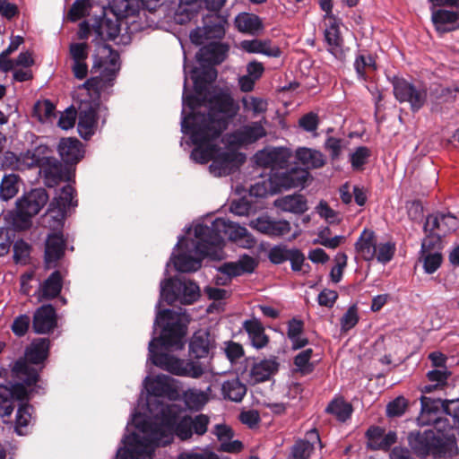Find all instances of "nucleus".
<instances>
[{
  "instance_id": "nucleus-30",
  "label": "nucleus",
  "mask_w": 459,
  "mask_h": 459,
  "mask_svg": "<svg viewBox=\"0 0 459 459\" xmlns=\"http://www.w3.org/2000/svg\"><path fill=\"white\" fill-rule=\"evenodd\" d=\"M368 446L374 450H387L397 439L396 433L385 431L379 427H370L367 431Z\"/></svg>"
},
{
  "instance_id": "nucleus-41",
  "label": "nucleus",
  "mask_w": 459,
  "mask_h": 459,
  "mask_svg": "<svg viewBox=\"0 0 459 459\" xmlns=\"http://www.w3.org/2000/svg\"><path fill=\"white\" fill-rule=\"evenodd\" d=\"M195 251L196 249L195 248ZM197 254V252H195ZM200 258H195L190 255L182 253L176 256L174 266L177 271L181 273L196 272L202 266V259L204 257L198 253Z\"/></svg>"
},
{
  "instance_id": "nucleus-44",
  "label": "nucleus",
  "mask_w": 459,
  "mask_h": 459,
  "mask_svg": "<svg viewBox=\"0 0 459 459\" xmlns=\"http://www.w3.org/2000/svg\"><path fill=\"white\" fill-rule=\"evenodd\" d=\"M32 411L33 407L29 403H21L19 405L14 425V431L17 435L23 436L27 434V431H25L24 429H26L30 424Z\"/></svg>"
},
{
  "instance_id": "nucleus-5",
  "label": "nucleus",
  "mask_w": 459,
  "mask_h": 459,
  "mask_svg": "<svg viewBox=\"0 0 459 459\" xmlns=\"http://www.w3.org/2000/svg\"><path fill=\"white\" fill-rule=\"evenodd\" d=\"M408 439L411 448L420 456L432 455L435 458H447L456 449V441L453 436L445 435L443 432L436 434L432 429L423 433L412 432Z\"/></svg>"
},
{
  "instance_id": "nucleus-42",
  "label": "nucleus",
  "mask_w": 459,
  "mask_h": 459,
  "mask_svg": "<svg viewBox=\"0 0 459 459\" xmlns=\"http://www.w3.org/2000/svg\"><path fill=\"white\" fill-rule=\"evenodd\" d=\"M181 412V408L175 403L160 404V411L157 418L160 419V422L167 427L178 426Z\"/></svg>"
},
{
  "instance_id": "nucleus-1",
  "label": "nucleus",
  "mask_w": 459,
  "mask_h": 459,
  "mask_svg": "<svg viewBox=\"0 0 459 459\" xmlns=\"http://www.w3.org/2000/svg\"><path fill=\"white\" fill-rule=\"evenodd\" d=\"M154 325L161 327V333L159 337L152 338L149 342V359L152 363L175 376L201 377L205 371L201 362L179 359L157 351L159 346L165 350L183 349L187 331L186 325L179 319L174 320V312L171 309H163L157 313Z\"/></svg>"
},
{
  "instance_id": "nucleus-53",
  "label": "nucleus",
  "mask_w": 459,
  "mask_h": 459,
  "mask_svg": "<svg viewBox=\"0 0 459 459\" xmlns=\"http://www.w3.org/2000/svg\"><path fill=\"white\" fill-rule=\"evenodd\" d=\"M317 214L329 225H337L342 220L341 213L332 209L325 201H320L317 204Z\"/></svg>"
},
{
  "instance_id": "nucleus-51",
  "label": "nucleus",
  "mask_w": 459,
  "mask_h": 459,
  "mask_svg": "<svg viewBox=\"0 0 459 459\" xmlns=\"http://www.w3.org/2000/svg\"><path fill=\"white\" fill-rule=\"evenodd\" d=\"M395 250V244L391 241L377 243L375 259L385 264L393 259Z\"/></svg>"
},
{
  "instance_id": "nucleus-14",
  "label": "nucleus",
  "mask_w": 459,
  "mask_h": 459,
  "mask_svg": "<svg viewBox=\"0 0 459 459\" xmlns=\"http://www.w3.org/2000/svg\"><path fill=\"white\" fill-rule=\"evenodd\" d=\"M246 156L236 151H218L209 166L210 172L215 177L228 176L235 172L245 163Z\"/></svg>"
},
{
  "instance_id": "nucleus-28",
  "label": "nucleus",
  "mask_w": 459,
  "mask_h": 459,
  "mask_svg": "<svg viewBox=\"0 0 459 459\" xmlns=\"http://www.w3.org/2000/svg\"><path fill=\"white\" fill-rule=\"evenodd\" d=\"M377 243L376 233L365 229L354 244L355 251L363 260L371 262L376 257Z\"/></svg>"
},
{
  "instance_id": "nucleus-61",
  "label": "nucleus",
  "mask_w": 459,
  "mask_h": 459,
  "mask_svg": "<svg viewBox=\"0 0 459 459\" xmlns=\"http://www.w3.org/2000/svg\"><path fill=\"white\" fill-rule=\"evenodd\" d=\"M313 444L308 441L299 439L295 442L291 447V456L293 459H307L312 451Z\"/></svg>"
},
{
  "instance_id": "nucleus-57",
  "label": "nucleus",
  "mask_w": 459,
  "mask_h": 459,
  "mask_svg": "<svg viewBox=\"0 0 459 459\" xmlns=\"http://www.w3.org/2000/svg\"><path fill=\"white\" fill-rule=\"evenodd\" d=\"M208 98L202 95H197L196 93H186V79L185 80V86H184V92H183V105L189 108L192 113H195L194 111L195 108H200L202 106H207Z\"/></svg>"
},
{
  "instance_id": "nucleus-32",
  "label": "nucleus",
  "mask_w": 459,
  "mask_h": 459,
  "mask_svg": "<svg viewBox=\"0 0 459 459\" xmlns=\"http://www.w3.org/2000/svg\"><path fill=\"white\" fill-rule=\"evenodd\" d=\"M324 23L325 26V39L329 47V51L336 54L342 42L339 30L340 22L334 15H327L324 16Z\"/></svg>"
},
{
  "instance_id": "nucleus-2",
  "label": "nucleus",
  "mask_w": 459,
  "mask_h": 459,
  "mask_svg": "<svg viewBox=\"0 0 459 459\" xmlns=\"http://www.w3.org/2000/svg\"><path fill=\"white\" fill-rule=\"evenodd\" d=\"M207 100V113L195 112L183 117L194 122L195 126H202L194 133L196 140L207 136L220 137L239 109L230 93L225 91L213 92Z\"/></svg>"
},
{
  "instance_id": "nucleus-31",
  "label": "nucleus",
  "mask_w": 459,
  "mask_h": 459,
  "mask_svg": "<svg viewBox=\"0 0 459 459\" xmlns=\"http://www.w3.org/2000/svg\"><path fill=\"white\" fill-rule=\"evenodd\" d=\"M75 189L69 184L63 186L59 195L49 204L48 212H54L55 208L58 210V215L65 217L71 207H75L78 201L74 199Z\"/></svg>"
},
{
  "instance_id": "nucleus-6",
  "label": "nucleus",
  "mask_w": 459,
  "mask_h": 459,
  "mask_svg": "<svg viewBox=\"0 0 459 459\" xmlns=\"http://www.w3.org/2000/svg\"><path fill=\"white\" fill-rule=\"evenodd\" d=\"M50 348L48 338H37L26 348L24 357L14 362L13 372L19 380L28 385L38 383L39 371L32 365L43 364L48 359Z\"/></svg>"
},
{
  "instance_id": "nucleus-22",
  "label": "nucleus",
  "mask_w": 459,
  "mask_h": 459,
  "mask_svg": "<svg viewBox=\"0 0 459 459\" xmlns=\"http://www.w3.org/2000/svg\"><path fill=\"white\" fill-rule=\"evenodd\" d=\"M57 326V315L51 304L38 307L33 315L32 329L36 333L45 334Z\"/></svg>"
},
{
  "instance_id": "nucleus-27",
  "label": "nucleus",
  "mask_w": 459,
  "mask_h": 459,
  "mask_svg": "<svg viewBox=\"0 0 459 459\" xmlns=\"http://www.w3.org/2000/svg\"><path fill=\"white\" fill-rule=\"evenodd\" d=\"M257 162L265 168H287L292 158V152L288 148H275L270 152H261Z\"/></svg>"
},
{
  "instance_id": "nucleus-18",
  "label": "nucleus",
  "mask_w": 459,
  "mask_h": 459,
  "mask_svg": "<svg viewBox=\"0 0 459 459\" xmlns=\"http://www.w3.org/2000/svg\"><path fill=\"white\" fill-rule=\"evenodd\" d=\"M459 227V220L451 213L437 212L429 214L424 223V232L435 233L441 238L455 231Z\"/></svg>"
},
{
  "instance_id": "nucleus-20",
  "label": "nucleus",
  "mask_w": 459,
  "mask_h": 459,
  "mask_svg": "<svg viewBox=\"0 0 459 459\" xmlns=\"http://www.w3.org/2000/svg\"><path fill=\"white\" fill-rule=\"evenodd\" d=\"M66 240L61 232L48 234L45 242L44 264L47 269L56 268L64 257Z\"/></svg>"
},
{
  "instance_id": "nucleus-55",
  "label": "nucleus",
  "mask_w": 459,
  "mask_h": 459,
  "mask_svg": "<svg viewBox=\"0 0 459 459\" xmlns=\"http://www.w3.org/2000/svg\"><path fill=\"white\" fill-rule=\"evenodd\" d=\"M459 92V87H446L437 85L431 91V96L438 103L448 102L455 100L456 93Z\"/></svg>"
},
{
  "instance_id": "nucleus-48",
  "label": "nucleus",
  "mask_w": 459,
  "mask_h": 459,
  "mask_svg": "<svg viewBox=\"0 0 459 459\" xmlns=\"http://www.w3.org/2000/svg\"><path fill=\"white\" fill-rule=\"evenodd\" d=\"M326 411L334 415L338 420L345 421L352 412V406L343 399H334L326 408Z\"/></svg>"
},
{
  "instance_id": "nucleus-60",
  "label": "nucleus",
  "mask_w": 459,
  "mask_h": 459,
  "mask_svg": "<svg viewBox=\"0 0 459 459\" xmlns=\"http://www.w3.org/2000/svg\"><path fill=\"white\" fill-rule=\"evenodd\" d=\"M13 260L16 264H27L30 254V246L23 239L17 240L13 247Z\"/></svg>"
},
{
  "instance_id": "nucleus-13",
  "label": "nucleus",
  "mask_w": 459,
  "mask_h": 459,
  "mask_svg": "<svg viewBox=\"0 0 459 459\" xmlns=\"http://www.w3.org/2000/svg\"><path fill=\"white\" fill-rule=\"evenodd\" d=\"M209 424L210 418L206 414H186L179 419L176 426V437L181 441H188L195 435L202 437L207 432Z\"/></svg>"
},
{
  "instance_id": "nucleus-16",
  "label": "nucleus",
  "mask_w": 459,
  "mask_h": 459,
  "mask_svg": "<svg viewBox=\"0 0 459 459\" xmlns=\"http://www.w3.org/2000/svg\"><path fill=\"white\" fill-rule=\"evenodd\" d=\"M308 175V171L305 169H298V167L273 175L270 178L272 194L281 192L283 189L303 187L307 180Z\"/></svg>"
},
{
  "instance_id": "nucleus-50",
  "label": "nucleus",
  "mask_w": 459,
  "mask_h": 459,
  "mask_svg": "<svg viewBox=\"0 0 459 459\" xmlns=\"http://www.w3.org/2000/svg\"><path fill=\"white\" fill-rule=\"evenodd\" d=\"M345 239L346 238L342 235L331 237V231L328 228H325L324 230L317 232V244H320L330 249L337 248L339 246L345 242Z\"/></svg>"
},
{
  "instance_id": "nucleus-25",
  "label": "nucleus",
  "mask_w": 459,
  "mask_h": 459,
  "mask_svg": "<svg viewBox=\"0 0 459 459\" xmlns=\"http://www.w3.org/2000/svg\"><path fill=\"white\" fill-rule=\"evenodd\" d=\"M431 20L438 33L444 34L454 31L459 29V10L444 8L434 10Z\"/></svg>"
},
{
  "instance_id": "nucleus-59",
  "label": "nucleus",
  "mask_w": 459,
  "mask_h": 459,
  "mask_svg": "<svg viewBox=\"0 0 459 459\" xmlns=\"http://www.w3.org/2000/svg\"><path fill=\"white\" fill-rule=\"evenodd\" d=\"M421 259L424 271L429 274L435 273L440 267L443 260L438 250H435L433 253L421 254Z\"/></svg>"
},
{
  "instance_id": "nucleus-12",
  "label": "nucleus",
  "mask_w": 459,
  "mask_h": 459,
  "mask_svg": "<svg viewBox=\"0 0 459 459\" xmlns=\"http://www.w3.org/2000/svg\"><path fill=\"white\" fill-rule=\"evenodd\" d=\"M394 94L400 102L410 103L411 109L413 112L420 109L427 100V91L423 88H416L403 78H394L393 80Z\"/></svg>"
},
{
  "instance_id": "nucleus-63",
  "label": "nucleus",
  "mask_w": 459,
  "mask_h": 459,
  "mask_svg": "<svg viewBox=\"0 0 459 459\" xmlns=\"http://www.w3.org/2000/svg\"><path fill=\"white\" fill-rule=\"evenodd\" d=\"M407 405V400L403 396H399L387 404L386 414L389 417H400L404 413Z\"/></svg>"
},
{
  "instance_id": "nucleus-19",
  "label": "nucleus",
  "mask_w": 459,
  "mask_h": 459,
  "mask_svg": "<svg viewBox=\"0 0 459 459\" xmlns=\"http://www.w3.org/2000/svg\"><path fill=\"white\" fill-rule=\"evenodd\" d=\"M215 348L216 342L210 332L198 330L190 340L189 355L195 359H212Z\"/></svg>"
},
{
  "instance_id": "nucleus-54",
  "label": "nucleus",
  "mask_w": 459,
  "mask_h": 459,
  "mask_svg": "<svg viewBox=\"0 0 459 459\" xmlns=\"http://www.w3.org/2000/svg\"><path fill=\"white\" fill-rule=\"evenodd\" d=\"M294 158L297 163L303 166L301 169H305L307 171L309 168L316 167V150L299 147L297 149Z\"/></svg>"
},
{
  "instance_id": "nucleus-34",
  "label": "nucleus",
  "mask_w": 459,
  "mask_h": 459,
  "mask_svg": "<svg viewBox=\"0 0 459 459\" xmlns=\"http://www.w3.org/2000/svg\"><path fill=\"white\" fill-rule=\"evenodd\" d=\"M63 276L60 271L56 270L51 273L39 288L40 299L50 300L58 297L63 289Z\"/></svg>"
},
{
  "instance_id": "nucleus-26",
  "label": "nucleus",
  "mask_w": 459,
  "mask_h": 459,
  "mask_svg": "<svg viewBox=\"0 0 459 459\" xmlns=\"http://www.w3.org/2000/svg\"><path fill=\"white\" fill-rule=\"evenodd\" d=\"M228 51V45L213 41L203 46L197 52L196 58L203 65H220L225 60Z\"/></svg>"
},
{
  "instance_id": "nucleus-8",
  "label": "nucleus",
  "mask_w": 459,
  "mask_h": 459,
  "mask_svg": "<svg viewBox=\"0 0 459 459\" xmlns=\"http://www.w3.org/2000/svg\"><path fill=\"white\" fill-rule=\"evenodd\" d=\"M199 296V286L192 281L171 277L165 279L160 283V299L168 305H173L176 301L182 304H192L197 300Z\"/></svg>"
},
{
  "instance_id": "nucleus-7",
  "label": "nucleus",
  "mask_w": 459,
  "mask_h": 459,
  "mask_svg": "<svg viewBox=\"0 0 459 459\" xmlns=\"http://www.w3.org/2000/svg\"><path fill=\"white\" fill-rule=\"evenodd\" d=\"M48 194L45 188L39 187L25 193L16 202V215L13 226L20 230H27L31 225V218L37 215L48 204Z\"/></svg>"
},
{
  "instance_id": "nucleus-56",
  "label": "nucleus",
  "mask_w": 459,
  "mask_h": 459,
  "mask_svg": "<svg viewBox=\"0 0 459 459\" xmlns=\"http://www.w3.org/2000/svg\"><path fill=\"white\" fill-rule=\"evenodd\" d=\"M371 155L370 150L366 146H359L350 155V161L354 170H361Z\"/></svg>"
},
{
  "instance_id": "nucleus-62",
  "label": "nucleus",
  "mask_w": 459,
  "mask_h": 459,
  "mask_svg": "<svg viewBox=\"0 0 459 459\" xmlns=\"http://www.w3.org/2000/svg\"><path fill=\"white\" fill-rule=\"evenodd\" d=\"M171 390L170 385L167 382L165 377H158L150 385L148 391L151 394L156 397H161L169 393Z\"/></svg>"
},
{
  "instance_id": "nucleus-35",
  "label": "nucleus",
  "mask_w": 459,
  "mask_h": 459,
  "mask_svg": "<svg viewBox=\"0 0 459 459\" xmlns=\"http://www.w3.org/2000/svg\"><path fill=\"white\" fill-rule=\"evenodd\" d=\"M12 385L10 388H4V390L13 402L16 400L22 403H28L34 393L39 394V390L42 389L37 383L28 385L22 380Z\"/></svg>"
},
{
  "instance_id": "nucleus-24",
  "label": "nucleus",
  "mask_w": 459,
  "mask_h": 459,
  "mask_svg": "<svg viewBox=\"0 0 459 459\" xmlns=\"http://www.w3.org/2000/svg\"><path fill=\"white\" fill-rule=\"evenodd\" d=\"M255 230L269 237H282L290 231V224L287 221H275L268 216L258 217L250 223Z\"/></svg>"
},
{
  "instance_id": "nucleus-47",
  "label": "nucleus",
  "mask_w": 459,
  "mask_h": 459,
  "mask_svg": "<svg viewBox=\"0 0 459 459\" xmlns=\"http://www.w3.org/2000/svg\"><path fill=\"white\" fill-rule=\"evenodd\" d=\"M354 67L359 79L368 80V74L377 70V65L371 55L359 54L354 61Z\"/></svg>"
},
{
  "instance_id": "nucleus-49",
  "label": "nucleus",
  "mask_w": 459,
  "mask_h": 459,
  "mask_svg": "<svg viewBox=\"0 0 459 459\" xmlns=\"http://www.w3.org/2000/svg\"><path fill=\"white\" fill-rule=\"evenodd\" d=\"M312 354V349H307L299 352L294 358L295 371L299 372L301 375H307L311 373L314 369L313 364L310 363Z\"/></svg>"
},
{
  "instance_id": "nucleus-64",
  "label": "nucleus",
  "mask_w": 459,
  "mask_h": 459,
  "mask_svg": "<svg viewBox=\"0 0 459 459\" xmlns=\"http://www.w3.org/2000/svg\"><path fill=\"white\" fill-rule=\"evenodd\" d=\"M30 323V318L28 315L18 316L14 318L11 327L13 333L18 337L24 336L29 330Z\"/></svg>"
},
{
  "instance_id": "nucleus-52",
  "label": "nucleus",
  "mask_w": 459,
  "mask_h": 459,
  "mask_svg": "<svg viewBox=\"0 0 459 459\" xmlns=\"http://www.w3.org/2000/svg\"><path fill=\"white\" fill-rule=\"evenodd\" d=\"M91 7V0H75L68 11L67 17L71 22H76L88 15Z\"/></svg>"
},
{
  "instance_id": "nucleus-45",
  "label": "nucleus",
  "mask_w": 459,
  "mask_h": 459,
  "mask_svg": "<svg viewBox=\"0 0 459 459\" xmlns=\"http://www.w3.org/2000/svg\"><path fill=\"white\" fill-rule=\"evenodd\" d=\"M19 176L15 174L4 175L0 183V199L8 201L14 197L19 191Z\"/></svg>"
},
{
  "instance_id": "nucleus-10",
  "label": "nucleus",
  "mask_w": 459,
  "mask_h": 459,
  "mask_svg": "<svg viewBox=\"0 0 459 459\" xmlns=\"http://www.w3.org/2000/svg\"><path fill=\"white\" fill-rule=\"evenodd\" d=\"M181 127L182 132L185 134L190 135L191 141L195 146L191 152V158L200 164H205L210 160L212 162L218 151V146L216 144L211 143V142L217 139L218 137L207 136L204 139L196 140L195 138L194 133L195 131H197V127L202 128V126L197 125L195 126V123L189 121L187 118L182 119Z\"/></svg>"
},
{
  "instance_id": "nucleus-15",
  "label": "nucleus",
  "mask_w": 459,
  "mask_h": 459,
  "mask_svg": "<svg viewBox=\"0 0 459 459\" xmlns=\"http://www.w3.org/2000/svg\"><path fill=\"white\" fill-rule=\"evenodd\" d=\"M47 186L54 187L60 182H74L75 168L67 167L53 157L48 163L39 169Z\"/></svg>"
},
{
  "instance_id": "nucleus-58",
  "label": "nucleus",
  "mask_w": 459,
  "mask_h": 459,
  "mask_svg": "<svg viewBox=\"0 0 459 459\" xmlns=\"http://www.w3.org/2000/svg\"><path fill=\"white\" fill-rule=\"evenodd\" d=\"M348 256L343 252H339L334 257L335 265L332 267L330 272V279L333 282L338 283L341 281L343 271L347 266Z\"/></svg>"
},
{
  "instance_id": "nucleus-40",
  "label": "nucleus",
  "mask_w": 459,
  "mask_h": 459,
  "mask_svg": "<svg viewBox=\"0 0 459 459\" xmlns=\"http://www.w3.org/2000/svg\"><path fill=\"white\" fill-rule=\"evenodd\" d=\"M235 25L241 32L255 35L263 29L261 19L254 14L243 13L238 14L235 19Z\"/></svg>"
},
{
  "instance_id": "nucleus-17",
  "label": "nucleus",
  "mask_w": 459,
  "mask_h": 459,
  "mask_svg": "<svg viewBox=\"0 0 459 459\" xmlns=\"http://www.w3.org/2000/svg\"><path fill=\"white\" fill-rule=\"evenodd\" d=\"M51 150L46 144H39L32 150L21 153L20 156H15L12 153L15 163L13 164L16 169H26L31 168L44 167L53 158Z\"/></svg>"
},
{
  "instance_id": "nucleus-37",
  "label": "nucleus",
  "mask_w": 459,
  "mask_h": 459,
  "mask_svg": "<svg viewBox=\"0 0 459 459\" xmlns=\"http://www.w3.org/2000/svg\"><path fill=\"white\" fill-rule=\"evenodd\" d=\"M110 9L117 20L135 16L139 12L137 0H111Z\"/></svg>"
},
{
  "instance_id": "nucleus-36",
  "label": "nucleus",
  "mask_w": 459,
  "mask_h": 459,
  "mask_svg": "<svg viewBox=\"0 0 459 459\" xmlns=\"http://www.w3.org/2000/svg\"><path fill=\"white\" fill-rule=\"evenodd\" d=\"M120 21L117 18L113 21L110 18L104 17L98 22L94 31L103 41L115 40L120 32Z\"/></svg>"
},
{
  "instance_id": "nucleus-9",
  "label": "nucleus",
  "mask_w": 459,
  "mask_h": 459,
  "mask_svg": "<svg viewBox=\"0 0 459 459\" xmlns=\"http://www.w3.org/2000/svg\"><path fill=\"white\" fill-rule=\"evenodd\" d=\"M421 410L417 419L420 426L440 424L442 422L438 416L440 408L455 419L459 420V399L442 401L441 399H432L427 396H421Z\"/></svg>"
},
{
  "instance_id": "nucleus-29",
  "label": "nucleus",
  "mask_w": 459,
  "mask_h": 459,
  "mask_svg": "<svg viewBox=\"0 0 459 459\" xmlns=\"http://www.w3.org/2000/svg\"><path fill=\"white\" fill-rule=\"evenodd\" d=\"M242 328L247 333L250 343L257 350H261L267 346L270 338L265 333L263 324L257 318L245 320Z\"/></svg>"
},
{
  "instance_id": "nucleus-43",
  "label": "nucleus",
  "mask_w": 459,
  "mask_h": 459,
  "mask_svg": "<svg viewBox=\"0 0 459 459\" xmlns=\"http://www.w3.org/2000/svg\"><path fill=\"white\" fill-rule=\"evenodd\" d=\"M303 328L304 323L299 319L292 318L288 323L287 336L291 341L292 349L294 350L303 348L308 343L307 338L300 337Z\"/></svg>"
},
{
  "instance_id": "nucleus-23",
  "label": "nucleus",
  "mask_w": 459,
  "mask_h": 459,
  "mask_svg": "<svg viewBox=\"0 0 459 459\" xmlns=\"http://www.w3.org/2000/svg\"><path fill=\"white\" fill-rule=\"evenodd\" d=\"M57 152L67 167L75 169L77 163L84 157L83 145L77 138H62L57 145Z\"/></svg>"
},
{
  "instance_id": "nucleus-11",
  "label": "nucleus",
  "mask_w": 459,
  "mask_h": 459,
  "mask_svg": "<svg viewBox=\"0 0 459 459\" xmlns=\"http://www.w3.org/2000/svg\"><path fill=\"white\" fill-rule=\"evenodd\" d=\"M226 23V18L216 13L205 15L203 18V27L190 32L192 43L200 46L204 44V39H222L225 35Z\"/></svg>"
},
{
  "instance_id": "nucleus-21",
  "label": "nucleus",
  "mask_w": 459,
  "mask_h": 459,
  "mask_svg": "<svg viewBox=\"0 0 459 459\" xmlns=\"http://www.w3.org/2000/svg\"><path fill=\"white\" fill-rule=\"evenodd\" d=\"M99 106V102L82 101L79 107L78 131L84 139H89L94 134Z\"/></svg>"
},
{
  "instance_id": "nucleus-3",
  "label": "nucleus",
  "mask_w": 459,
  "mask_h": 459,
  "mask_svg": "<svg viewBox=\"0 0 459 459\" xmlns=\"http://www.w3.org/2000/svg\"><path fill=\"white\" fill-rule=\"evenodd\" d=\"M222 233L229 235L233 241L243 239L248 235L245 227L236 225L222 218H217L211 226L198 224L195 227V237L198 239L195 244L196 252L203 256L212 257L216 253V248H221L223 244Z\"/></svg>"
},
{
  "instance_id": "nucleus-38",
  "label": "nucleus",
  "mask_w": 459,
  "mask_h": 459,
  "mask_svg": "<svg viewBox=\"0 0 459 459\" xmlns=\"http://www.w3.org/2000/svg\"><path fill=\"white\" fill-rule=\"evenodd\" d=\"M247 388L238 377L224 381L221 386L223 397L230 401L239 403L247 394Z\"/></svg>"
},
{
  "instance_id": "nucleus-4",
  "label": "nucleus",
  "mask_w": 459,
  "mask_h": 459,
  "mask_svg": "<svg viewBox=\"0 0 459 459\" xmlns=\"http://www.w3.org/2000/svg\"><path fill=\"white\" fill-rule=\"evenodd\" d=\"M99 55L94 56V62L91 69V73L99 72L101 68L100 75L92 76L86 80L81 88L88 91L91 101L99 102L100 99L101 90L112 83L116 78L117 69L115 66L119 61V54L113 49L110 45L103 44L100 47Z\"/></svg>"
},
{
  "instance_id": "nucleus-39",
  "label": "nucleus",
  "mask_w": 459,
  "mask_h": 459,
  "mask_svg": "<svg viewBox=\"0 0 459 459\" xmlns=\"http://www.w3.org/2000/svg\"><path fill=\"white\" fill-rule=\"evenodd\" d=\"M274 205L284 211L293 213H302L307 210V203L300 195H290L274 201Z\"/></svg>"
},
{
  "instance_id": "nucleus-46",
  "label": "nucleus",
  "mask_w": 459,
  "mask_h": 459,
  "mask_svg": "<svg viewBox=\"0 0 459 459\" xmlns=\"http://www.w3.org/2000/svg\"><path fill=\"white\" fill-rule=\"evenodd\" d=\"M238 140L241 143H252L265 135L264 128L259 123L246 126L236 133Z\"/></svg>"
},
{
  "instance_id": "nucleus-33",
  "label": "nucleus",
  "mask_w": 459,
  "mask_h": 459,
  "mask_svg": "<svg viewBox=\"0 0 459 459\" xmlns=\"http://www.w3.org/2000/svg\"><path fill=\"white\" fill-rule=\"evenodd\" d=\"M279 366L276 358L263 359L255 363L250 370L251 379L255 384L265 382L279 370Z\"/></svg>"
}]
</instances>
